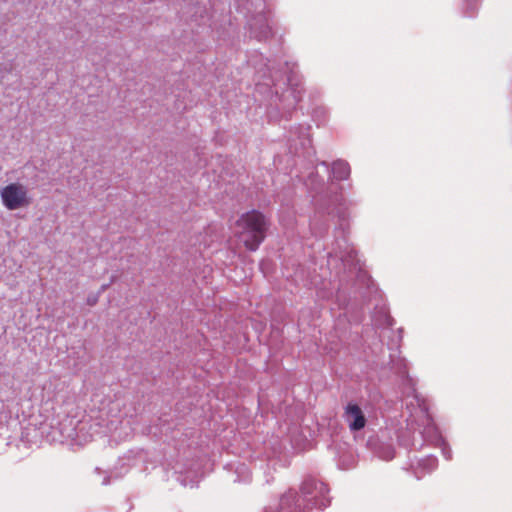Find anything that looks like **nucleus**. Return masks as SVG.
Returning <instances> with one entry per match:
<instances>
[{"label": "nucleus", "instance_id": "nucleus-1", "mask_svg": "<svg viewBox=\"0 0 512 512\" xmlns=\"http://www.w3.org/2000/svg\"><path fill=\"white\" fill-rule=\"evenodd\" d=\"M236 236L250 251H256L266 237L269 223L257 210L242 214L236 221Z\"/></svg>", "mask_w": 512, "mask_h": 512}, {"label": "nucleus", "instance_id": "nucleus-2", "mask_svg": "<svg viewBox=\"0 0 512 512\" xmlns=\"http://www.w3.org/2000/svg\"><path fill=\"white\" fill-rule=\"evenodd\" d=\"M3 205L8 210H17L30 204L27 189L20 183H10L0 191Z\"/></svg>", "mask_w": 512, "mask_h": 512}, {"label": "nucleus", "instance_id": "nucleus-3", "mask_svg": "<svg viewBox=\"0 0 512 512\" xmlns=\"http://www.w3.org/2000/svg\"><path fill=\"white\" fill-rule=\"evenodd\" d=\"M344 418L351 431H359L366 425L365 415L359 405L355 403H349L345 407Z\"/></svg>", "mask_w": 512, "mask_h": 512}, {"label": "nucleus", "instance_id": "nucleus-4", "mask_svg": "<svg viewBox=\"0 0 512 512\" xmlns=\"http://www.w3.org/2000/svg\"><path fill=\"white\" fill-rule=\"evenodd\" d=\"M300 496L294 491L285 493L279 502L278 512H301Z\"/></svg>", "mask_w": 512, "mask_h": 512}, {"label": "nucleus", "instance_id": "nucleus-5", "mask_svg": "<svg viewBox=\"0 0 512 512\" xmlns=\"http://www.w3.org/2000/svg\"><path fill=\"white\" fill-rule=\"evenodd\" d=\"M327 492V486L322 482L316 481L314 478L305 479L301 485V493L305 497L309 495H314V497H316L318 494L320 496H324Z\"/></svg>", "mask_w": 512, "mask_h": 512}, {"label": "nucleus", "instance_id": "nucleus-6", "mask_svg": "<svg viewBox=\"0 0 512 512\" xmlns=\"http://www.w3.org/2000/svg\"><path fill=\"white\" fill-rule=\"evenodd\" d=\"M332 172L335 178L343 180L348 178L350 174V167L346 162L337 161L332 166Z\"/></svg>", "mask_w": 512, "mask_h": 512}]
</instances>
